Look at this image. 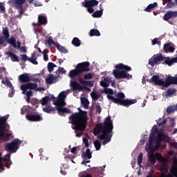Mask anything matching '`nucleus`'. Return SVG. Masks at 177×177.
I'll use <instances>...</instances> for the list:
<instances>
[{"label": "nucleus", "mask_w": 177, "mask_h": 177, "mask_svg": "<svg viewBox=\"0 0 177 177\" xmlns=\"http://www.w3.org/2000/svg\"><path fill=\"white\" fill-rule=\"evenodd\" d=\"M170 13L172 19H174V17H177V11H170Z\"/></svg>", "instance_id": "nucleus-56"}, {"label": "nucleus", "mask_w": 177, "mask_h": 177, "mask_svg": "<svg viewBox=\"0 0 177 177\" xmlns=\"http://www.w3.org/2000/svg\"><path fill=\"white\" fill-rule=\"evenodd\" d=\"M49 102H50V98H49V97H44L40 100L41 106H46Z\"/></svg>", "instance_id": "nucleus-29"}, {"label": "nucleus", "mask_w": 177, "mask_h": 177, "mask_svg": "<svg viewBox=\"0 0 177 177\" xmlns=\"http://www.w3.org/2000/svg\"><path fill=\"white\" fill-rule=\"evenodd\" d=\"M30 110H31V108H30V106H24L21 109V114H26V113H28V111H30Z\"/></svg>", "instance_id": "nucleus-42"}, {"label": "nucleus", "mask_w": 177, "mask_h": 177, "mask_svg": "<svg viewBox=\"0 0 177 177\" xmlns=\"http://www.w3.org/2000/svg\"><path fill=\"white\" fill-rule=\"evenodd\" d=\"M38 21L40 24H46V17L44 16H39Z\"/></svg>", "instance_id": "nucleus-37"}, {"label": "nucleus", "mask_w": 177, "mask_h": 177, "mask_svg": "<svg viewBox=\"0 0 177 177\" xmlns=\"http://www.w3.org/2000/svg\"><path fill=\"white\" fill-rule=\"evenodd\" d=\"M142 160H143V153H140L138 156V165H140V164H142Z\"/></svg>", "instance_id": "nucleus-49"}, {"label": "nucleus", "mask_w": 177, "mask_h": 177, "mask_svg": "<svg viewBox=\"0 0 177 177\" xmlns=\"http://www.w3.org/2000/svg\"><path fill=\"white\" fill-rule=\"evenodd\" d=\"M83 158H88V160L92 158V153H91V149H86V152L83 153Z\"/></svg>", "instance_id": "nucleus-28"}, {"label": "nucleus", "mask_w": 177, "mask_h": 177, "mask_svg": "<svg viewBox=\"0 0 177 177\" xmlns=\"http://www.w3.org/2000/svg\"><path fill=\"white\" fill-rule=\"evenodd\" d=\"M46 42L49 46H52V45H55V46H56V44H57V42H55L52 38H48Z\"/></svg>", "instance_id": "nucleus-47"}, {"label": "nucleus", "mask_w": 177, "mask_h": 177, "mask_svg": "<svg viewBox=\"0 0 177 177\" xmlns=\"http://www.w3.org/2000/svg\"><path fill=\"white\" fill-rule=\"evenodd\" d=\"M6 55H8V56L11 57V60L12 62H19V57H17L13 53H12V52H6Z\"/></svg>", "instance_id": "nucleus-26"}, {"label": "nucleus", "mask_w": 177, "mask_h": 177, "mask_svg": "<svg viewBox=\"0 0 177 177\" xmlns=\"http://www.w3.org/2000/svg\"><path fill=\"white\" fill-rule=\"evenodd\" d=\"M161 171L160 177H177V160L176 158L173 160V165L170 172L168 171L166 166Z\"/></svg>", "instance_id": "nucleus-10"}, {"label": "nucleus", "mask_w": 177, "mask_h": 177, "mask_svg": "<svg viewBox=\"0 0 177 177\" xmlns=\"http://www.w3.org/2000/svg\"><path fill=\"white\" fill-rule=\"evenodd\" d=\"M165 63L167 64V66H172L174 63H177V57L169 58L167 57L165 60Z\"/></svg>", "instance_id": "nucleus-22"}, {"label": "nucleus", "mask_w": 177, "mask_h": 177, "mask_svg": "<svg viewBox=\"0 0 177 177\" xmlns=\"http://www.w3.org/2000/svg\"><path fill=\"white\" fill-rule=\"evenodd\" d=\"M3 35L6 39H8L9 38V30L8 28H4L3 30Z\"/></svg>", "instance_id": "nucleus-44"}, {"label": "nucleus", "mask_w": 177, "mask_h": 177, "mask_svg": "<svg viewBox=\"0 0 177 177\" xmlns=\"http://www.w3.org/2000/svg\"><path fill=\"white\" fill-rule=\"evenodd\" d=\"M170 146L172 147H175V149H177V142H171Z\"/></svg>", "instance_id": "nucleus-59"}, {"label": "nucleus", "mask_w": 177, "mask_h": 177, "mask_svg": "<svg viewBox=\"0 0 177 177\" xmlns=\"http://www.w3.org/2000/svg\"><path fill=\"white\" fill-rule=\"evenodd\" d=\"M100 35V32H99V30H96V29H92L90 31V36L91 37H99Z\"/></svg>", "instance_id": "nucleus-32"}, {"label": "nucleus", "mask_w": 177, "mask_h": 177, "mask_svg": "<svg viewBox=\"0 0 177 177\" xmlns=\"http://www.w3.org/2000/svg\"><path fill=\"white\" fill-rule=\"evenodd\" d=\"M0 12L1 13H5V5L3 3H0Z\"/></svg>", "instance_id": "nucleus-50"}, {"label": "nucleus", "mask_w": 177, "mask_h": 177, "mask_svg": "<svg viewBox=\"0 0 177 177\" xmlns=\"http://www.w3.org/2000/svg\"><path fill=\"white\" fill-rule=\"evenodd\" d=\"M20 145H21V140L15 139L12 142L8 143L5 145V150L6 151H10V153H16V151L19 150Z\"/></svg>", "instance_id": "nucleus-11"}, {"label": "nucleus", "mask_w": 177, "mask_h": 177, "mask_svg": "<svg viewBox=\"0 0 177 177\" xmlns=\"http://www.w3.org/2000/svg\"><path fill=\"white\" fill-rule=\"evenodd\" d=\"M150 84H154L155 85H161L162 86H168L169 83L167 84V80L165 81L160 79L158 75H153L151 79L148 80Z\"/></svg>", "instance_id": "nucleus-13"}, {"label": "nucleus", "mask_w": 177, "mask_h": 177, "mask_svg": "<svg viewBox=\"0 0 177 177\" xmlns=\"http://www.w3.org/2000/svg\"><path fill=\"white\" fill-rule=\"evenodd\" d=\"M79 113H76L70 117L73 129H75L77 138L82 136V131L86 128V112L78 108Z\"/></svg>", "instance_id": "nucleus-3"}, {"label": "nucleus", "mask_w": 177, "mask_h": 177, "mask_svg": "<svg viewBox=\"0 0 177 177\" xmlns=\"http://www.w3.org/2000/svg\"><path fill=\"white\" fill-rule=\"evenodd\" d=\"M169 19H172V15L171 14V11L167 12L163 17V19H165V21H168V20H169Z\"/></svg>", "instance_id": "nucleus-38"}, {"label": "nucleus", "mask_w": 177, "mask_h": 177, "mask_svg": "<svg viewBox=\"0 0 177 177\" xmlns=\"http://www.w3.org/2000/svg\"><path fill=\"white\" fill-rule=\"evenodd\" d=\"M99 3V1L97 0H91L88 1L83 2L82 5L84 8H87V11L88 13H93L95 10H93V6H96Z\"/></svg>", "instance_id": "nucleus-14"}, {"label": "nucleus", "mask_w": 177, "mask_h": 177, "mask_svg": "<svg viewBox=\"0 0 177 177\" xmlns=\"http://www.w3.org/2000/svg\"><path fill=\"white\" fill-rule=\"evenodd\" d=\"M71 86L73 87L74 91H82V89H84L82 86H81L79 83L73 81L71 82Z\"/></svg>", "instance_id": "nucleus-21"}, {"label": "nucleus", "mask_w": 177, "mask_h": 177, "mask_svg": "<svg viewBox=\"0 0 177 177\" xmlns=\"http://www.w3.org/2000/svg\"><path fill=\"white\" fill-rule=\"evenodd\" d=\"M104 93H106L107 96H111L113 94V90L111 88H104Z\"/></svg>", "instance_id": "nucleus-45"}, {"label": "nucleus", "mask_w": 177, "mask_h": 177, "mask_svg": "<svg viewBox=\"0 0 177 177\" xmlns=\"http://www.w3.org/2000/svg\"><path fill=\"white\" fill-rule=\"evenodd\" d=\"M75 151H77V147H73L71 150V152L73 153H75Z\"/></svg>", "instance_id": "nucleus-63"}, {"label": "nucleus", "mask_w": 177, "mask_h": 177, "mask_svg": "<svg viewBox=\"0 0 177 177\" xmlns=\"http://www.w3.org/2000/svg\"><path fill=\"white\" fill-rule=\"evenodd\" d=\"M176 91L174 88H170L167 90L166 92L163 93V96H171V95H174Z\"/></svg>", "instance_id": "nucleus-31"}, {"label": "nucleus", "mask_w": 177, "mask_h": 177, "mask_svg": "<svg viewBox=\"0 0 177 177\" xmlns=\"http://www.w3.org/2000/svg\"><path fill=\"white\" fill-rule=\"evenodd\" d=\"M70 91H62L58 95V99L53 101V104L56 106L58 113H70V110L65 108L66 102H64L66 97Z\"/></svg>", "instance_id": "nucleus-7"}, {"label": "nucleus", "mask_w": 177, "mask_h": 177, "mask_svg": "<svg viewBox=\"0 0 177 177\" xmlns=\"http://www.w3.org/2000/svg\"><path fill=\"white\" fill-rule=\"evenodd\" d=\"M55 67H56V65L52 62L48 63V70L49 71V73H52V71H53V68H55Z\"/></svg>", "instance_id": "nucleus-40"}, {"label": "nucleus", "mask_w": 177, "mask_h": 177, "mask_svg": "<svg viewBox=\"0 0 177 177\" xmlns=\"http://www.w3.org/2000/svg\"><path fill=\"white\" fill-rule=\"evenodd\" d=\"M15 1L17 5H23L26 2V0H15Z\"/></svg>", "instance_id": "nucleus-55"}, {"label": "nucleus", "mask_w": 177, "mask_h": 177, "mask_svg": "<svg viewBox=\"0 0 177 177\" xmlns=\"http://www.w3.org/2000/svg\"><path fill=\"white\" fill-rule=\"evenodd\" d=\"M176 106H177V104L174 107V106H169L167 109V113H168L169 114H171V113H172V111H174V110H177Z\"/></svg>", "instance_id": "nucleus-46"}, {"label": "nucleus", "mask_w": 177, "mask_h": 177, "mask_svg": "<svg viewBox=\"0 0 177 177\" xmlns=\"http://www.w3.org/2000/svg\"><path fill=\"white\" fill-rule=\"evenodd\" d=\"M89 66L90 64L88 62H82L77 64L76 69H73L70 71L68 77H70V78H74V77L80 75V74L84 73V71H89Z\"/></svg>", "instance_id": "nucleus-9"}, {"label": "nucleus", "mask_w": 177, "mask_h": 177, "mask_svg": "<svg viewBox=\"0 0 177 177\" xmlns=\"http://www.w3.org/2000/svg\"><path fill=\"white\" fill-rule=\"evenodd\" d=\"M118 98L114 97L113 95H107L109 100H112L117 104H121V106H131V104H135L136 100H124L125 94L124 93H118Z\"/></svg>", "instance_id": "nucleus-8"}, {"label": "nucleus", "mask_w": 177, "mask_h": 177, "mask_svg": "<svg viewBox=\"0 0 177 177\" xmlns=\"http://www.w3.org/2000/svg\"><path fill=\"white\" fill-rule=\"evenodd\" d=\"M8 118H9V115L0 117V140L2 139L6 142L10 140V136H12L10 133L8 132L9 131V126L6 124Z\"/></svg>", "instance_id": "nucleus-6"}, {"label": "nucleus", "mask_w": 177, "mask_h": 177, "mask_svg": "<svg viewBox=\"0 0 177 177\" xmlns=\"http://www.w3.org/2000/svg\"><path fill=\"white\" fill-rule=\"evenodd\" d=\"M72 44L74 46H80V45H81V41H80L79 38L74 37L72 41Z\"/></svg>", "instance_id": "nucleus-36"}, {"label": "nucleus", "mask_w": 177, "mask_h": 177, "mask_svg": "<svg viewBox=\"0 0 177 177\" xmlns=\"http://www.w3.org/2000/svg\"><path fill=\"white\" fill-rule=\"evenodd\" d=\"M153 174H154V171H151L149 173V176H147V177H153Z\"/></svg>", "instance_id": "nucleus-64"}, {"label": "nucleus", "mask_w": 177, "mask_h": 177, "mask_svg": "<svg viewBox=\"0 0 177 177\" xmlns=\"http://www.w3.org/2000/svg\"><path fill=\"white\" fill-rule=\"evenodd\" d=\"M102 15H103V10H100L98 11H95L92 16L94 17H102Z\"/></svg>", "instance_id": "nucleus-39"}, {"label": "nucleus", "mask_w": 177, "mask_h": 177, "mask_svg": "<svg viewBox=\"0 0 177 177\" xmlns=\"http://www.w3.org/2000/svg\"><path fill=\"white\" fill-rule=\"evenodd\" d=\"M83 143H84L86 147H89V144L88 142V140L86 138H83Z\"/></svg>", "instance_id": "nucleus-57"}, {"label": "nucleus", "mask_w": 177, "mask_h": 177, "mask_svg": "<svg viewBox=\"0 0 177 177\" xmlns=\"http://www.w3.org/2000/svg\"><path fill=\"white\" fill-rule=\"evenodd\" d=\"M59 73H66V70H64L63 68H59Z\"/></svg>", "instance_id": "nucleus-62"}, {"label": "nucleus", "mask_w": 177, "mask_h": 177, "mask_svg": "<svg viewBox=\"0 0 177 177\" xmlns=\"http://www.w3.org/2000/svg\"><path fill=\"white\" fill-rule=\"evenodd\" d=\"M91 96L93 100H97V99L100 97V93H97L96 91H93V92H91Z\"/></svg>", "instance_id": "nucleus-27"}, {"label": "nucleus", "mask_w": 177, "mask_h": 177, "mask_svg": "<svg viewBox=\"0 0 177 177\" xmlns=\"http://www.w3.org/2000/svg\"><path fill=\"white\" fill-rule=\"evenodd\" d=\"M162 60H164V57H162V55H153L151 59H149V64L153 67V66L158 64V63H160V62H162Z\"/></svg>", "instance_id": "nucleus-15"}, {"label": "nucleus", "mask_w": 177, "mask_h": 177, "mask_svg": "<svg viewBox=\"0 0 177 177\" xmlns=\"http://www.w3.org/2000/svg\"><path fill=\"white\" fill-rule=\"evenodd\" d=\"M28 62H30V63H32V64H38V62H37V59L34 55H32L31 58H28Z\"/></svg>", "instance_id": "nucleus-48"}, {"label": "nucleus", "mask_w": 177, "mask_h": 177, "mask_svg": "<svg viewBox=\"0 0 177 177\" xmlns=\"http://www.w3.org/2000/svg\"><path fill=\"white\" fill-rule=\"evenodd\" d=\"M81 102H82V104L84 106V107L85 109H86V107H88V104H89V101L88 100V99H86L85 97H82Z\"/></svg>", "instance_id": "nucleus-35"}, {"label": "nucleus", "mask_w": 177, "mask_h": 177, "mask_svg": "<svg viewBox=\"0 0 177 177\" xmlns=\"http://www.w3.org/2000/svg\"><path fill=\"white\" fill-rule=\"evenodd\" d=\"M93 77V74L88 73V74L84 75V80H91V78Z\"/></svg>", "instance_id": "nucleus-53"}, {"label": "nucleus", "mask_w": 177, "mask_h": 177, "mask_svg": "<svg viewBox=\"0 0 177 177\" xmlns=\"http://www.w3.org/2000/svg\"><path fill=\"white\" fill-rule=\"evenodd\" d=\"M20 56H21V59H22V60H24V62H26V61H28V59H30V57H28V56H27V55H20Z\"/></svg>", "instance_id": "nucleus-54"}, {"label": "nucleus", "mask_w": 177, "mask_h": 177, "mask_svg": "<svg viewBox=\"0 0 177 177\" xmlns=\"http://www.w3.org/2000/svg\"><path fill=\"white\" fill-rule=\"evenodd\" d=\"M7 42L8 44H10V45H12L14 48H17V49H20V42L19 41L16 42V39H15V38L11 37L7 39Z\"/></svg>", "instance_id": "nucleus-18"}, {"label": "nucleus", "mask_w": 177, "mask_h": 177, "mask_svg": "<svg viewBox=\"0 0 177 177\" xmlns=\"http://www.w3.org/2000/svg\"><path fill=\"white\" fill-rule=\"evenodd\" d=\"M113 122L110 118H106L103 123L97 124L93 130L94 135H99L100 132L102 133L98 136L100 140H104L102 145L105 146L111 140L113 134Z\"/></svg>", "instance_id": "nucleus-2"}, {"label": "nucleus", "mask_w": 177, "mask_h": 177, "mask_svg": "<svg viewBox=\"0 0 177 177\" xmlns=\"http://www.w3.org/2000/svg\"><path fill=\"white\" fill-rule=\"evenodd\" d=\"M161 45V42L158 41V39H153L152 40V45Z\"/></svg>", "instance_id": "nucleus-52"}, {"label": "nucleus", "mask_w": 177, "mask_h": 177, "mask_svg": "<svg viewBox=\"0 0 177 177\" xmlns=\"http://www.w3.org/2000/svg\"><path fill=\"white\" fill-rule=\"evenodd\" d=\"M44 60H45V62H48V57L47 54H44Z\"/></svg>", "instance_id": "nucleus-61"}, {"label": "nucleus", "mask_w": 177, "mask_h": 177, "mask_svg": "<svg viewBox=\"0 0 177 177\" xmlns=\"http://www.w3.org/2000/svg\"><path fill=\"white\" fill-rule=\"evenodd\" d=\"M146 140H147V136H144L140 141V145H145Z\"/></svg>", "instance_id": "nucleus-51"}, {"label": "nucleus", "mask_w": 177, "mask_h": 177, "mask_svg": "<svg viewBox=\"0 0 177 177\" xmlns=\"http://www.w3.org/2000/svg\"><path fill=\"white\" fill-rule=\"evenodd\" d=\"M158 125H164L167 122V120L164 118H160L157 120Z\"/></svg>", "instance_id": "nucleus-43"}, {"label": "nucleus", "mask_w": 177, "mask_h": 177, "mask_svg": "<svg viewBox=\"0 0 177 177\" xmlns=\"http://www.w3.org/2000/svg\"><path fill=\"white\" fill-rule=\"evenodd\" d=\"M46 82L47 84H53V82H56V77L53 75H48L46 78Z\"/></svg>", "instance_id": "nucleus-23"}, {"label": "nucleus", "mask_w": 177, "mask_h": 177, "mask_svg": "<svg viewBox=\"0 0 177 177\" xmlns=\"http://www.w3.org/2000/svg\"><path fill=\"white\" fill-rule=\"evenodd\" d=\"M166 122L169 127H175V119L173 118H169L167 119Z\"/></svg>", "instance_id": "nucleus-30"}, {"label": "nucleus", "mask_w": 177, "mask_h": 177, "mask_svg": "<svg viewBox=\"0 0 177 177\" xmlns=\"http://www.w3.org/2000/svg\"><path fill=\"white\" fill-rule=\"evenodd\" d=\"M94 146L96 150H99L102 147V143L99 140L94 141Z\"/></svg>", "instance_id": "nucleus-41"}, {"label": "nucleus", "mask_w": 177, "mask_h": 177, "mask_svg": "<svg viewBox=\"0 0 177 177\" xmlns=\"http://www.w3.org/2000/svg\"><path fill=\"white\" fill-rule=\"evenodd\" d=\"M34 5L35 6H42V4L39 1H35Z\"/></svg>", "instance_id": "nucleus-60"}, {"label": "nucleus", "mask_w": 177, "mask_h": 177, "mask_svg": "<svg viewBox=\"0 0 177 177\" xmlns=\"http://www.w3.org/2000/svg\"><path fill=\"white\" fill-rule=\"evenodd\" d=\"M55 46L57 48V49H58V50H59V52H62V53H67V50H66V48H64V47L60 46V44H55Z\"/></svg>", "instance_id": "nucleus-33"}, {"label": "nucleus", "mask_w": 177, "mask_h": 177, "mask_svg": "<svg viewBox=\"0 0 177 177\" xmlns=\"http://www.w3.org/2000/svg\"><path fill=\"white\" fill-rule=\"evenodd\" d=\"M43 111H44L45 113H50L52 110L49 108H43Z\"/></svg>", "instance_id": "nucleus-58"}, {"label": "nucleus", "mask_w": 177, "mask_h": 177, "mask_svg": "<svg viewBox=\"0 0 177 177\" xmlns=\"http://www.w3.org/2000/svg\"><path fill=\"white\" fill-rule=\"evenodd\" d=\"M171 84H177V77H169L167 79V84H168V86H169V85Z\"/></svg>", "instance_id": "nucleus-25"}, {"label": "nucleus", "mask_w": 177, "mask_h": 177, "mask_svg": "<svg viewBox=\"0 0 177 177\" xmlns=\"http://www.w3.org/2000/svg\"><path fill=\"white\" fill-rule=\"evenodd\" d=\"M1 82L4 85H6V86H8V88H11L12 91H13V89H15V88L13 87V84H12V83L10 82H9V80H8V79L3 78L1 80Z\"/></svg>", "instance_id": "nucleus-24"}, {"label": "nucleus", "mask_w": 177, "mask_h": 177, "mask_svg": "<svg viewBox=\"0 0 177 177\" xmlns=\"http://www.w3.org/2000/svg\"><path fill=\"white\" fill-rule=\"evenodd\" d=\"M31 89L39 92H43V91H45V88L44 87L38 88L37 84L35 83H27L21 85V90L22 91V94L26 95V102L28 103H30L31 96H32V91H31Z\"/></svg>", "instance_id": "nucleus-5"}, {"label": "nucleus", "mask_w": 177, "mask_h": 177, "mask_svg": "<svg viewBox=\"0 0 177 177\" xmlns=\"http://www.w3.org/2000/svg\"><path fill=\"white\" fill-rule=\"evenodd\" d=\"M26 117L28 121H33L35 122L42 121V117L40 115H27Z\"/></svg>", "instance_id": "nucleus-16"}, {"label": "nucleus", "mask_w": 177, "mask_h": 177, "mask_svg": "<svg viewBox=\"0 0 177 177\" xmlns=\"http://www.w3.org/2000/svg\"><path fill=\"white\" fill-rule=\"evenodd\" d=\"M110 82H111V78L110 77H102L100 81L101 86H104V88H107L109 85H110Z\"/></svg>", "instance_id": "nucleus-17"}, {"label": "nucleus", "mask_w": 177, "mask_h": 177, "mask_svg": "<svg viewBox=\"0 0 177 177\" xmlns=\"http://www.w3.org/2000/svg\"><path fill=\"white\" fill-rule=\"evenodd\" d=\"M130 66L124 65V64H118L115 66V69L113 71V74L115 78L117 80H122V78H132L131 75L128 73V71H131Z\"/></svg>", "instance_id": "nucleus-4"}, {"label": "nucleus", "mask_w": 177, "mask_h": 177, "mask_svg": "<svg viewBox=\"0 0 177 177\" xmlns=\"http://www.w3.org/2000/svg\"><path fill=\"white\" fill-rule=\"evenodd\" d=\"M157 6V3L155 2L153 3L149 4L146 8H145V12H150L151 9H154Z\"/></svg>", "instance_id": "nucleus-34"}, {"label": "nucleus", "mask_w": 177, "mask_h": 177, "mask_svg": "<svg viewBox=\"0 0 177 177\" xmlns=\"http://www.w3.org/2000/svg\"><path fill=\"white\" fill-rule=\"evenodd\" d=\"M5 162L8 167L12 164V162L10 161V154L8 153L2 158V153L0 152V172L3 171V164H5Z\"/></svg>", "instance_id": "nucleus-12"}, {"label": "nucleus", "mask_w": 177, "mask_h": 177, "mask_svg": "<svg viewBox=\"0 0 177 177\" xmlns=\"http://www.w3.org/2000/svg\"><path fill=\"white\" fill-rule=\"evenodd\" d=\"M163 50L166 53H168V52L172 53L175 50V48L171 44L167 43L164 45Z\"/></svg>", "instance_id": "nucleus-20"}, {"label": "nucleus", "mask_w": 177, "mask_h": 177, "mask_svg": "<svg viewBox=\"0 0 177 177\" xmlns=\"http://www.w3.org/2000/svg\"><path fill=\"white\" fill-rule=\"evenodd\" d=\"M30 80L31 78L28 73L22 74L19 76V80L21 81V82H28Z\"/></svg>", "instance_id": "nucleus-19"}, {"label": "nucleus", "mask_w": 177, "mask_h": 177, "mask_svg": "<svg viewBox=\"0 0 177 177\" xmlns=\"http://www.w3.org/2000/svg\"><path fill=\"white\" fill-rule=\"evenodd\" d=\"M169 142V138L157 130V126H153L151 130L148 143L145 145V151L148 153V161L151 165L156 164V158L163 164L167 162V158L162 157L159 153L154 154L160 149L161 141Z\"/></svg>", "instance_id": "nucleus-1"}]
</instances>
